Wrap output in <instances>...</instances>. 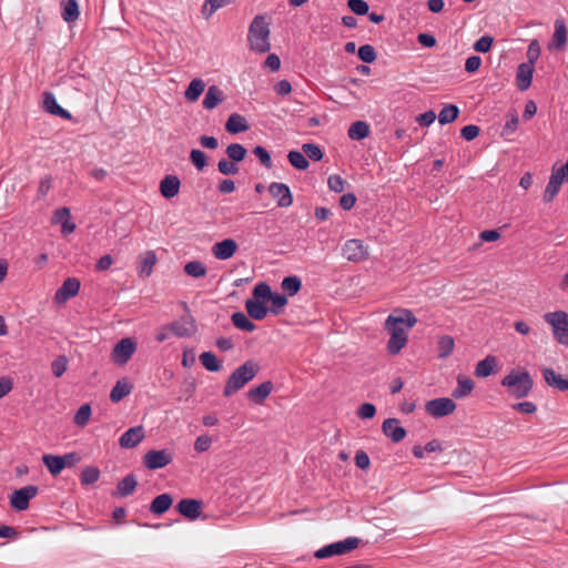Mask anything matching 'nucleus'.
Returning a JSON list of instances; mask_svg holds the SVG:
<instances>
[{
    "mask_svg": "<svg viewBox=\"0 0 568 568\" xmlns=\"http://www.w3.org/2000/svg\"><path fill=\"white\" fill-rule=\"evenodd\" d=\"M253 153L264 168L271 169L273 166L271 154L264 146L256 145Z\"/></svg>",
    "mask_w": 568,
    "mask_h": 568,
    "instance_id": "53",
    "label": "nucleus"
},
{
    "mask_svg": "<svg viewBox=\"0 0 568 568\" xmlns=\"http://www.w3.org/2000/svg\"><path fill=\"white\" fill-rule=\"evenodd\" d=\"M417 323V317L410 310L398 308L385 320L384 328L389 334L387 351L392 355L398 354L407 344V332Z\"/></svg>",
    "mask_w": 568,
    "mask_h": 568,
    "instance_id": "1",
    "label": "nucleus"
},
{
    "mask_svg": "<svg viewBox=\"0 0 568 568\" xmlns=\"http://www.w3.org/2000/svg\"><path fill=\"white\" fill-rule=\"evenodd\" d=\"M184 307L189 311L186 303H184ZM169 329L178 337H190L196 329L195 320L187 312L180 321L171 323Z\"/></svg>",
    "mask_w": 568,
    "mask_h": 568,
    "instance_id": "11",
    "label": "nucleus"
},
{
    "mask_svg": "<svg viewBox=\"0 0 568 568\" xmlns=\"http://www.w3.org/2000/svg\"><path fill=\"white\" fill-rule=\"evenodd\" d=\"M233 325L244 332H253L256 328V325L243 313L235 312L231 316Z\"/></svg>",
    "mask_w": 568,
    "mask_h": 568,
    "instance_id": "35",
    "label": "nucleus"
},
{
    "mask_svg": "<svg viewBox=\"0 0 568 568\" xmlns=\"http://www.w3.org/2000/svg\"><path fill=\"white\" fill-rule=\"evenodd\" d=\"M173 460V455L168 449H160V450H149L143 456V465L145 468L150 470H155L163 468L171 464Z\"/></svg>",
    "mask_w": 568,
    "mask_h": 568,
    "instance_id": "10",
    "label": "nucleus"
},
{
    "mask_svg": "<svg viewBox=\"0 0 568 568\" xmlns=\"http://www.w3.org/2000/svg\"><path fill=\"white\" fill-rule=\"evenodd\" d=\"M542 376L548 386L554 387L560 392L568 390V378L557 374L552 368H544Z\"/></svg>",
    "mask_w": 568,
    "mask_h": 568,
    "instance_id": "21",
    "label": "nucleus"
},
{
    "mask_svg": "<svg viewBox=\"0 0 568 568\" xmlns=\"http://www.w3.org/2000/svg\"><path fill=\"white\" fill-rule=\"evenodd\" d=\"M61 7V16L65 22H73L79 18L80 11L77 0H62Z\"/></svg>",
    "mask_w": 568,
    "mask_h": 568,
    "instance_id": "33",
    "label": "nucleus"
},
{
    "mask_svg": "<svg viewBox=\"0 0 568 568\" xmlns=\"http://www.w3.org/2000/svg\"><path fill=\"white\" fill-rule=\"evenodd\" d=\"M43 108L47 112L58 115L62 119L70 120L71 114L68 110L63 109L58 102L53 93L45 92L43 94Z\"/></svg>",
    "mask_w": 568,
    "mask_h": 568,
    "instance_id": "19",
    "label": "nucleus"
},
{
    "mask_svg": "<svg viewBox=\"0 0 568 568\" xmlns=\"http://www.w3.org/2000/svg\"><path fill=\"white\" fill-rule=\"evenodd\" d=\"M217 170L223 175H234L239 173V166L235 162L226 159H221L217 162Z\"/></svg>",
    "mask_w": 568,
    "mask_h": 568,
    "instance_id": "52",
    "label": "nucleus"
},
{
    "mask_svg": "<svg viewBox=\"0 0 568 568\" xmlns=\"http://www.w3.org/2000/svg\"><path fill=\"white\" fill-rule=\"evenodd\" d=\"M181 181L176 175H165L160 182V193L164 199H172L180 192Z\"/></svg>",
    "mask_w": 568,
    "mask_h": 568,
    "instance_id": "18",
    "label": "nucleus"
},
{
    "mask_svg": "<svg viewBox=\"0 0 568 568\" xmlns=\"http://www.w3.org/2000/svg\"><path fill=\"white\" fill-rule=\"evenodd\" d=\"M287 159L291 165L297 170H306L310 165L307 158L296 150L290 151Z\"/></svg>",
    "mask_w": 568,
    "mask_h": 568,
    "instance_id": "43",
    "label": "nucleus"
},
{
    "mask_svg": "<svg viewBox=\"0 0 568 568\" xmlns=\"http://www.w3.org/2000/svg\"><path fill=\"white\" fill-rule=\"evenodd\" d=\"M273 292L271 291L270 285L266 282H260L253 288V298L252 300H266L270 301Z\"/></svg>",
    "mask_w": 568,
    "mask_h": 568,
    "instance_id": "47",
    "label": "nucleus"
},
{
    "mask_svg": "<svg viewBox=\"0 0 568 568\" xmlns=\"http://www.w3.org/2000/svg\"><path fill=\"white\" fill-rule=\"evenodd\" d=\"M245 308L248 316L256 321L264 320L268 313V308L261 301L252 298L245 302Z\"/></svg>",
    "mask_w": 568,
    "mask_h": 568,
    "instance_id": "28",
    "label": "nucleus"
},
{
    "mask_svg": "<svg viewBox=\"0 0 568 568\" xmlns=\"http://www.w3.org/2000/svg\"><path fill=\"white\" fill-rule=\"evenodd\" d=\"M497 371V358L488 355L483 361H479L475 367V376L479 378L488 377Z\"/></svg>",
    "mask_w": 568,
    "mask_h": 568,
    "instance_id": "24",
    "label": "nucleus"
},
{
    "mask_svg": "<svg viewBox=\"0 0 568 568\" xmlns=\"http://www.w3.org/2000/svg\"><path fill=\"white\" fill-rule=\"evenodd\" d=\"M327 184L331 191L341 193L344 191L345 181L337 174H333L328 178Z\"/></svg>",
    "mask_w": 568,
    "mask_h": 568,
    "instance_id": "61",
    "label": "nucleus"
},
{
    "mask_svg": "<svg viewBox=\"0 0 568 568\" xmlns=\"http://www.w3.org/2000/svg\"><path fill=\"white\" fill-rule=\"evenodd\" d=\"M172 504L173 498L170 494H161L152 500L150 511L154 515H163L170 509Z\"/></svg>",
    "mask_w": 568,
    "mask_h": 568,
    "instance_id": "29",
    "label": "nucleus"
},
{
    "mask_svg": "<svg viewBox=\"0 0 568 568\" xmlns=\"http://www.w3.org/2000/svg\"><path fill=\"white\" fill-rule=\"evenodd\" d=\"M144 429L142 426L129 428L119 439L122 448H133L138 446L144 438Z\"/></svg>",
    "mask_w": 568,
    "mask_h": 568,
    "instance_id": "17",
    "label": "nucleus"
},
{
    "mask_svg": "<svg viewBox=\"0 0 568 568\" xmlns=\"http://www.w3.org/2000/svg\"><path fill=\"white\" fill-rule=\"evenodd\" d=\"M91 414H92L91 406L89 404H83L77 410V413L73 417V423L79 427H84L89 423Z\"/></svg>",
    "mask_w": 568,
    "mask_h": 568,
    "instance_id": "45",
    "label": "nucleus"
},
{
    "mask_svg": "<svg viewBox=\"0 0 568 568\" xmlns=\"http://www.w3.org/2000/svg\"><path fill=\"white\" fill-rule=\"evenodd\" d=\"M237 247V243L233 239H225L213 245L212 253L215 258L225 261L236 253Z\"/></svg>",
    "mask_w": 568,
    "mask_h": 568,
    "instance_id": "16",
    "label": "nucleus"
},
{
    "mask_svg": "<svg viewBox=\"0 0 568 568\" xmlns=\"http://www.w3.org/2000/svg\"><path fill=\"white\" fill-rule=\"evenodd\" d=\"M100 469L94 466H89L81 471L80 481L83 486L92 485L100 478Z\"/></svg>",
    "mask_w": 568,
    "mask_h": 568,
    "instance_id": "44",
    "label": "nucleus"
},
{
    "mask_svg": "<svg viewBox=\"0 0 568 568\" xmlns=\"http://www.w3.org/2000/svg\"><path fill=\"white\" fill-rule=\"evenodd\" d=\"M534 65L520 63L517 69L516 81L520 91H526L531 85Z\"/></svg>",
    "mask_w": 568,
    "mask_h": 568,
    "instance_id": "23",
    "label": "nucleus"
},
{
    "mask_svg": "<svg viewBox=\"0 0 568 568\" xmlns=\"http://www.w3.org/2000/svg\"><path fill=\"white\" fill-rule=\"evenodd\" d=\"M200 362L209 372H219L222 369V363L213 352L202 353L200 355Z\"/></svg>",
    "mask_w": 568,
    "mask_h": 568,
    "instance_id": "39",
    "label": "nucleus"
},
{
    "mask_svg": "<svg viewBox=\"0 0 568 568\" xmlns=\"http://www.w3.org/2000/svg\"><path fill=\"white\" fill-rule=\"evenodd\" d=\"M158 262V257L154 251H146L139 257V275L141 277H149L152 272L153 267Z\"/></svg>",
    "mask_w": 568,
    "mask_h": 568,
    "instance_id": "22",
    "label": "nucleus"
},
{
    "mask_svg": "<svg viewBox=\"0 0 568 568\" xmlns=\"http://www.w3.org/2000/svg\"><path fill=\"white\" fill-rule=\"evenodd\" d=\"M138 486V479L134 474H129L116 485V494L120 497H128L133 494Z\"/></svg>",
    "mask_w": 568,
    "mask_h": 568,
    "instance_id": "30",
    "label": "nucleus"
},
{
    "mask_svg": "<svg viewBox=\"0 0 568 568\" xmlns=\"http://www.w3.org/2000/svg\"><path fill=\"white\" fill-rule=\"evenodd\" d=\"M71 220V213L68 207H60L53 213V222L57 224H63L64 221Z\"/></svg>",
    "mask_w": 568,
    "mask_h": 568,
    "instance_id": "64",
    "label": "nucleus"
},
{
    "mask_svg": "<svg viewBox=\"0 0 568 568\" xmlns=\"http://www.w3.org/2000/svg\"><path fill=\"white\" fill-rule=\"evenodd\" d=\"M211 444H212L211 437L207 435H202L195 439L194 449L197 453H203V452L209 450V448L211 447Z\"/></svg>",
    "mask_w": 568,
    "mask_h": 568,
    "instance_id": "62",
    "label": "nucleus"
},
{
    "mask_svg": "<svg viewBox=\"0 0 568 568\" xmlns=\"http://www.w3.org/2000/svg\"><path fill=\"white\" fill-rule=\"evenodd\" d=\"M205 83L202 79H193L184 92V98L189 102H195L204 92Z\"/></svg>",
    "mask_w": 568,
    "mask_h": 568,
    "instance_id": "32",
    "label": "nucleus"
},
{
    "mask_svg": "<svg viewBox=\"0 0 568 568\" xmlns=\"http://www.w3.org/2000/svg\"><path fill=\"white\" fill-rule=\"evenodd\" d=\"M560 187H561V185H559L557 181L555 182V181L549 180V182L544 191V194H542V201L545 203H551L554 201V199L556 197V195L559 193Z\"/></svg>",
    "mask_w": 568,
    "mask_h": 568,
    "instance_id": "54",
    "label": "nucleus"
},
{
    "mask_svg": "<svg viewBox=\"0 0 568 568\" xmlns=\"http://www.w3.org/2000/svg\"><path fill=\"white\" fill-rule=\"evenodd\" d=\"M52 186V176L45 175L40 180L38 187V199L44 197Z\"/></svg>",
    "mask_w": 568,
    "mask_h": 568,
    "instance_id": "63",
    "label": "nucleus"
},
{
    "mask_svg": "<svg viewBox=\"0 0 568 568\" xmlns=\"http://www.w3.org/2000/svg\"><path fill=\"white\" fill-rule=\"evenodd\" d=\"M270 22L265 16L258 14L252 20L247 32V45L251 51L266 53L271 50Z\"/></svg>",
    "mask_w": 568,
    "mask_h": 568,
    "instance_id": "2",
    "label": "nucleus"
},
{
    "mask_svg": "<svg viewBox=\"0 0 568 568\" xmlns=\"http://www.w3.org/2000/svg\"><path fill=\"white\" fill-rule=\"evenodd\" d=\"M376 415V407L372 403H364L357 409V416L362 419H371Z\"/></svg>",
    "mask_w": 568,
    "mask_h": 568,
    "instance_id": "59",
    "label": "nucleus"
},
{
    "mask_svg": "<svg viewBox=\"0 0 568 568\" xmlns=\"http://www.w3.org/2000/svg\"><path fill=\"white\" fill-rule=\"evenodd\" d=\"M68 368V358L65 355H59L51 363V371L55 377H61Z\"/></svg>",
    "mask_w": 568,
    "mask_h": 568,
    "instance_id": "51",
    "label": "nucleus"
},
{
    "mask_svg": "<svg viewBox=\"0 0 568 568\" xmlns=\"http://www.w3.org/2000/svg\"><path fill=\"white\" fill-rule=\"evenodd\" d=\"M281 287L288 296H294L301 291L302 281L296 275L286 276L283 278Z\"/></svg>",
    "mask_w": 568,
    "mask_h": 568,
    "instance_id": "36",
    "label": "nucleus"
},
{
    "mask_svg": "<svg viewBox=\"0 0 568 568\" xmlns=\"http://www.w3.org/2000/svg\"><path fill=\"white\" fill-rule=\"evenodd\" d=\"M518 124H519V118H518L516 111H514L510 115V119L507 120L505 125L503 126L501 136H509L513 133H515L518 129Z\"/></svg>",
    "mask_w": 568,
    "mask_h": 568,
    "instance_id": "55",
    "label": "nucleus"
},
{
    "mask_svg": "<svg viewBox=\"0 0 568 568\" xmlns=\"http://www.w3.org/2000/svg\"><path fill=\"white\" fill-rule=\"evenodd\" d=\"M260 366L250 359L239 366L227 378L223 395L231 397L251 382L258 373Z\"/></svg>",
    "mask_w": 568,
    "mask_h": 568,
    "instance_id": "3",
    "label": "nucleus"
},
{
    "mask_svg": "<svg viewBox=\"0 0 568 568\" xmlns=\"http://www.w3.org/2000/svg\"><path fill=\"white\" fill-rule=\"evenodd\" d=\"M224 100L223 91L217 85H210L202 101L206 110L215 109Z\"/></svg>",
    "mask_w": 568,
    "mask_h": 568,
    "instance_id": "25",
    "label": "nucleus"
},
{
    "mask_svg": "<svg viewBox=\"0 0 568 568\" xmlns=\"http://www.w3.org/2000/svg\"><path fill=\"white\" fill-rule=\"evenodd\" d=\"M248 128L245 118L239 113H232L225 123V130L231 134L245 132Z\"/></svg>",
    "mask_w": 568,
    "mask_h": 568,
    "instance_id": "27",
    "label": "nucleus"
},
{
    "mask_svg": "<svg viewBox=\"0 0 568 568\" xmlns=\"http://www.w3.org/2000/svg\"><path fill=\"white\" fill-rule=\"evenodd\" d=\"M184 272L191 277L200 278L206 275L207 268L200 261H190L184 265Z\"/></svg>",
    "mask_w": 568,
    "mask_h": 568,
    "instance_id": "40",
    "label": "nucleus"
},
{
    "mask_svg": "<svg viewBox=\"0 0 568 568\" xmlns=\"http://www.w3.org/2000/svg\"><path fill=\"white\" fill-rule=\"evenodd\" d=\"M136 351V342L131 337L120 339L113 347L111 359L116 365H125Z\"/></svg>",
    "mask_w": 568,
    "mask_h": 568,
    "instance_id": "7",
    "label": "nucleus"
},
{
    "mask_svg": "<svg viewBox=\"0 0 568 568\" xmlns=\"http://www.w3.org/2000/svg\"><path fill=\"white\" fill-rule=\"evenodd\" d=\"M38 491L39 488L36 485H28L14 490L10 496L11 507L18 511L28 509L30 500L37 496Z\"/></svg>",
    "mask_w": 568,
    "mask_h": 568,
    "instance_id": "8",
    "label": "nucleus"
},
{
    "mask_svg": "<svg viewBox=\"0 0 568 568\" xmlns=\"http://www.w3.org/2000/svg\"><path fill=\"white\" fill-rule=\"evenodd\" d=\"M302 150L305 153V156H307L312 161H321L324 156V153L321 150V148L314 143L303 144Z\"/></svg>",
    "mask_w": 568,
    "mask_h": 568,
    "instance_id": "50",
    "label": "nucleus"
},
{
    "mask_svg": "<svg viewBox=\"0 0 568 568\" xmlns=\"http://www.w3.org/2000/svg\"><path fill=\"white\" fill-rule=\"evenodd\" d=\"M539 57H540L539 42L537 40H532V41H530L528 49H527V59H528L527 63L530 65H534Z\"/></svg>",
    "mask_w": 568,
    "mask_h": 568,
    "instance_id": "58",
    "label": "nucleus"
},
{
    "mask_svg": "<svg viewBox=\"0 0 568 568\" xmlns=\"http://www.w3.org/2000/svg\"><path fill=\"white\" fill-rule=\"evenodd\" d=\"M479 133H480V128L478 125H475V124L465 125L460 130V136L463 139H465L466 141L475 140L479 135Z\"/></svg>",
    "mask_w": 568,
    "mask_h": 568,
    "instance_id": "60",
    "label": "nucleus"
},
{
    "mask_svg": "<svg viewBox=\"0 0 568 568\" xmlns=\"http://www.w3.org/2000/svg\"><path fill=\"white\" fill-rule=\"evenodd\" d=\"M203 507L202 500L184 498L176 505L178 511L190 520H195L200 517Z\"/></svg>",
    "mask_w": 568,
    "mask_h": 568,
    "instance_id": "14",
    "label": "nucleus"
},
{
    "mask_svg": "<svg viewBox=\"0 0 568 568\" xmlns=\"http://www.w3.org/2000/svg\"><path fill=\"white\" fill-rule=\"evenodd\" d=\"M273 307L270 310L273 314L278 315L281 310L287 304V296L285 294L273 293L270 300Z\"/></svg>",
    "mask_w": 568,
    "mask_h": 568,
    "instance_id": "56",
    "label": "nucleus"
},
{
    "mask_svg": "<svg viewBox=\"0 0 568 568\" xmlns=\"http://www.w3.org/2000/svg\"><path fill=\"white\" fill-rule=\"evenodd\" d=\"M133 389V385L129 382L128 378L119 379L110 393V399L113 403H119L124 397L131 394Z\"/></svg>",
    "mask_w": 568,
    "mask_h": 568,
    "instance_id": "26",
    "label": "nucleus"
},
{
    "mask_svg": "<svg viewBox=\"0 0 568 568\" xmlns=\"http://www.w3.org/2000/svg\"><path fill=\"white\" fill-rule=\"evenodd\" d=\"M231 0H205L202 12L203 14L209 18L212 16L216 10L220 8H223L224 6L229 4Z\"/></svg>",
    "mask_w": 568,
    "mask_h": 568,
    "instance_id": "49",
    "label": "nucleus"
},
{
    "mask_svg": "<svg viewBox=\"0 0 568 568\" xmlns=\"http://www.w3.org/2000/svg\"><path fill=\"white\" fill-rule=\"evenodd\" d=\"M438 357L447 358L454 351L455 342L449 335L440 336L438 339Z\"/></svg>",
    "mask_w": 568,
    "mask_h": 568,
    "instance_id": "41",
    "label": "nucleus"
},
{
    "mask_svg": "<svg viewBox=\"0 0 568 568\" xmlns=\"http://www.w3.org/2000/svg\"><path fill=\"white\" fill-rule=\"evenodd\" d=\"M552 43L557 49H562L567 43V27L564 20L555 21V32Z\"/></svg>",
    "mask_w": 568,
    "mask_h": 568,
    "instance_id": "34",
    "label": "nucleus"
},
{
    "mask_svg": "<svg viewBox=\"0 0 568 568\" xmlns=\"http://www.w3.org/2000/svg\"><path fill=\"white\" fill-rule=\"evenodd\" d=\"M190 161L199 171H203L207 165L206 154L197 149H193L190 152Z\"/></svg>",
    "mask_w": 568,
    "mask_h": 568,
    "instance_id": "48",
    "label": "nucleus"
},
{
    "mask_svg": "<svg viewBox=\"0 0 568 568\" xmlns=\"http://www.w3.org/2000/svg\"><path fill=\"white\" fill-rule=\"evenodd\" d=\"M494 38L490 36H483L474 43V50L480 53L490 51Z\"/></svg>",
    "mask_w": 568,
    "mask_h": 568,
    "instance_id": "57",
    "label": "nucleus"
},
{
    "mask_svg": "<svg viewBox=\"0 0 568 568\" xmlns=\"http://www.w3.org/2000/svg\"><path fill=\"white\" fill-rule=\"evenodd\" d=\"M459 108L455 104H446L438 114L440 124H448L454 122L459 115Z\"/></svg>",
    "mask_w": 568,
    "mask_h": 568,
    "instance_id": "38",
    "label": "nucleus"
},
{
    "mask_svg": "<svg viewBox=\"0 0 568 568\" xmlns=\"http://www.w3.org/2000/svg\"><path fill=\"white\" fill-rule=\"evenodd\" d=\"M425 409L430 416L440 418L453 414L456 409V403L452 398L439 397L428 400Z\"/></svg>",
    "mask_w": 568,
    "mask_h": 568,
    "instance_id": "9",
    "label": "nucleus"
},
{
    "mask_svg": "<svg viewBox=\"0 0 568 568\" xmlns=\"http://www.w3.org/2000/svg\"><path fill=\"white\" fill-rule=\"evenodd\" d=\"M81 283L75 277H68L62 285L57 290L54 294V302L57 304H63L70 298L78 295Z\"/></svg>",
    "mask_w": 568,
    "mask_h": 568,
    "instance_id": "13",
    "label": "nucleus"
},
{
    "mask_svg": "<svg viewBox=\"0 0 568 568\" xmlns=\"http://www.w3.org/2000/svg\"><path fill=\"white\" fill-rule=\"evenodd\" d=\"M382 430L393 443H399L406 437V429L399 425L397 418H387L383 422Z\"/></svg>",
    "mask_w": 568,
    "mask_h": 568,
    "instance_id": "15",
    "label": "nucleus"
},
{
    "mask_svg": "<svg viewBox=\"0 0 568 568\" xmlns=\"http://www.w3.org/2000/svg\"><path fill=\"white\" fill-rule=\"evenodd\" d=\"M475 387V383L471 378L459 375L457 377V387L453 390L452 396L454 398H464L468 396Z\"/></svg>",
    "mask_w": 568,
    "mask_h": 568,
    "instance_id": "31",
    "label": "nucleus"
},
{
    "mask_svg": "<svg viewBox=\"0 0 568 568\" xmlns=\"http://www.w3.org/2000/svg\"><path fill=\"white\" fill-rule=\"evenodd\" d=\"M355 549V536H349L344 540L326 545L315 551L314 556L317 559H325L333 556H341L351 552Z\"/></svg>",
    "mask_w": 568,
    "mask_h": 568,
    "instance_id": "6",
    "label": "nucleus"
},
{
    "mask_svg": "<svg viewBox=\"0 0 568 568\" xmlns=\"http://www.w3.org/2000/svg\"><path fill=\"white\" fill-rule=\"evenodd\" d=\"M357 58L364 63H373L377 58V53L373 45L364 44L357 49Z\"/></svg>",
    "mask_w": 568,
    "mask_h": 568,
    "instance_id": "46",
    "label": "nucleus"
},
{
    "mask_svg": "<svg viewBox=\"0 0 568 568\" xmlns=\"http://www.w3.org/2000/svg\"><path fill=\"white\" fill-rule=\"evenodd\" d=\"M544 320L552 327L554 338L562 345L568 346V313L564 311L549 312Z\"/></svg>",
    "mask_w": 568,
    "mask_h": 568,
    "instance_id": "5",
    "label": "nucleus"
},
{
    "mask_svg": "<svg viewBox=\"0 0 568 568\" xmlns=\"http://www.w3.org/2000/svg\"><path fill=\"white\" fill-rule=\"evenodd\" d=\"M273 390V383L271 381H266L258 386L251 388L247 392V398L257 405L264 403V400L270 396Z\"/></svg>",
    "mask_w": 568,
    "mask_h": 568,
    "instance_id": "20",
    "label": "nucleus"
},
{
    "mask_svg": "<svg viewBox=\"0 0 568 568\" xmlns=\"http://www.w3.org/2000/svg\"><path fill=\"white\" fill-rule=\"evenodd\" d=\"M507 388L508 395L515 398H524L532 389L534 381L527 371H510L500 382Z\"/></svg>",
    "mask_w": 568,
    "mask_h": 568,
    "instance_id": "4",
    "label": "nucleus"
},
{
    "mask_svg": "<svg viewBox=\"0 0 568 568\" xmlns=\"http://www.w3.org/2000/svg\"><path fill=\"white\" fill-rule=\"evenodd\" d=\"M42 462L53 476L59 475L63 470V459L58 455H43Z\"/></svg>",
    "mask_w": 568,
    "mask_h": 568,
    "instance_id": "37",
    "label": "nucleus"
},
{
    "mask_svg": "<svg viewBox=\"0 0 568 568\" xmlns=\"http://www.w3.org/2000/svg\"><path fill=\"white\" fill-rule=\"evenodd\" d=\"M225 153L231 161L237 163L245 159L247 151L242 144L232 143L227 145Z\"/></svg>",
    "mask_w": 568,
    "mask_h": 568,
    "instance_id": "42",
    "label": "nucleus"
},
{
    "mask_svg": "<svg viewBox=\"0 0 568 568\" xmlns=\"http://www.w3.org/2000/svg\"><path fill=\"white\" fill-rule=\"evenodd\" d=\"M268 192L271 196L276 201L278 207L285 209L292 205L293 195L288 185L285 183L272 182L268 185Z\"/></svg>",
    "mask_w": 568,
    "mask_h": 568,
    "instance_id": "12",
    "label": "nucleus"
}]
</instances>
